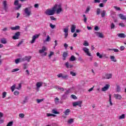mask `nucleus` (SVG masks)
Segmentation results:
<instances>
[{
	"label": "nucleus",
	"mask_w": 126,
	"mask_h": 126,
	"mask_svg": "<svg viewBox=\"0 0 126 126\" xmlns=\"http://www.w3.org/2000/svg\"><path fill=\"white\" fill-rule=\"evenodd\" d=\"M54 7H55V11H56L57 14H60V13L63 11L61 4H55Z\"/></svg>",
	"instance_id": "f257e3e1"
},
{
	"label": "nucleus",
	"mask_w": 126,
	"mask_h": 126,
	"mask_svg": "<svg viewBox=\"0 0 126 126\" xmlns=\"http://www.w3.org/2000/svg\"><path fill=\"white\" fill-rule=\"evenodd\" d=\"M56 12V7L53 6L52 9H47L45 11L46 15H54Z\"/></svg>",
	"instance_id": "f03ea898"
},
{
	"label": "nucleus",
	"mask_w": 126,
	"mask_h": 126,
	"mask_svg": "<svg viewBox=\"0 0 126 126\" xmlns=\"http://www.w3.org/2000/svg\"><path fill=\"white\" fill-rule=\"evenodd\" d=\"M46 51H47V48L45 46H42V49L39 50V53L42 54L41 55V57H45L47 56V52H45Z\"/></svg>",
	"instance_id": "7ed1b4c3"
},
{
	"label": "nucleus",
	"mask_w": 126,
	"mask_h": 126,
	"mask_svg": "<svg viewBox=\"0 0 126 126\" xmlns=\"http://www.w3.org/2000/svg\"><path fill=\"white\" fill-rule=\"evenodd\" d=\"M57 77L58 78H61L62 79H64L65 80L68 79V75H63V74L62 73L58 74Z\"/></svg>",
	"instance_id": "20e7f679"
},
{
	"label": "nucleus",
	"mask_w": 126,
	"mask_h": 126,
	"mask_svg": "<svg viewBox=\"0 0 126 126\" xmlns=\"http://www.w3.org/2000/svg\"><path fill=\"white\" fill-rule=\"evenodd\" d=\"M25 13L26 14L27 16H30L32 14V11L30 7H27L24 10Z\"/></svg>",
	"instance_id": "39448f33"
},
{
	"label": "nucleus",
	"mask_w": 126,
	"mask_h": 126,
	"mask_svg": "<svg viewBox=\"0 0 126 126\" xmlns=\"http://www.w3.org/2000/svg\"><path fill=\"white\" fill-rule=\"evenodd\" d=\"M73 107H76L78 106L80 108H81L82 105V101H77L72 103Z\"/></svg>",
	"instance_id": "423d86ee"
},
{
	"label": "nucleus",
	"mask_w": 126,
	"mask_h": 126,
	"mask_svg": "<svg viewBox=\"0 0 126 126\" xmlns=\"http://www.w3.org/2000/svg\"><path fill=\"white\" fill-rule=\"evenodd\" d=\"M39 37H40V34H35L33 35L32 39V41H31V43L33 44V43H35V41H36V39H38Z\"/></svg>",
	"instance_id": "0eeeda50"
},
{
	"label": "nucleus",
	"mask_w": 126,
	"mask_h": 126,
	"mask_svg": "<svg viewBox=\"0 0 126 126\" xmlns=\"http://www.w3.org/2000/svg\"><path fill=\"white\" fill-rule=\"evenodd\" d=\"M19 36H20V32H16L14 35V36H13L12 39H13V40H17L19 39Z\"/></svg>",
	"instance_id": "6e6552de"
},
{
	"label": "nucleus",
	"mask_w": 126,
	"mask_h": 126,
	"mask_svg": "<svg viewBox=\"0 0 126 126\" xmlns=\"http://www.w3.org/2000/svg\"><path fill=\"white\" fill-rule=\"evenodd\" d=\"M83 51L85 53V54H86V55H87V56H88V57H91L92 55L91 53L89 52V49L84 47L83 48Z\"/></svg>",
	"instance_id": "1a4fd4ad"
},
{
	"label": "nucleus",
	"mask_w": 126,
	"mask_h": 126,
	"mask_svg": "<svg viewBox=\"0 0 126 126\" xmlns=\"http://www.w3.org/2000/svg\"><path fill=\"white\" fill-rule=\"evenodd\" d=\"M3 9L5 11H7V1L6 0H4L3 1Z\"/></svg>",
	"instance_id": "9d476101"
},
{
	"label": "nucleus",
	"mask_w": 126,
	"mask_h": 126,
	"mask_svg": "<svg viewBox=\"0 0 126 126\" xmlns=\"http://www.w3.org/2000/svg\"><path fill=\"white\" fill-rule=\"evenodd\" d=\"M112 77V74H105L104 76H103V79H110Z\"/></svg>",
	"instance_id": "9b49d317"
},
{
	"label": "nucleus",
	"mask_w": 126,
	"mask_h": 126,
	"mask_svg": "<svg viewBox=\"0 0 126 126\" xmlns=\"http://www.w3.org/2000/svg\"><path fill=\"white\" fill-rule=\"evenodd\" d=\"M114 98L116 99V100H122V95L118 94H114Z\"/></svg>",
	"instance_id": "f8f14e48"
},
{
	"label": "nucleus",
	"mask_w": 126,
	"mask_h": 126,
	"mask_svg": "<svg viewBox=\"0 0 126 126\" xmlns=\"http://www.w3.org/2000/svg\"><path fill=\"white\" fill-rule=\"evenodd\" d=\"M94 34H95L96 36L98 37L99 38H104V35H103V33H100L98 32H94Z\"/></svg>",
	"instance_id": "ddd939ff"
},
{
	"label": "nucleus",
	"mask_w": 126,
	"mask_h": 126,
	"mask_svg": "<svg viewBox=\"0 0 126 126\" xmlns=\"http://www.w3.org/2000/svg\"><path fill=\"white\" fill-rule=\"evenodd\" d=\"M43 82H38L36 83V87L37 89H39L40 87L43 86Z\"/></svg>",
	"instance_id": "4468645a"
},
{
	"label": "nucleus",
	"mask_w": 126,
	"mask_h": 126,
	"mask_svg": "<svg viewBox=\"0 0 126 126\" xmlns=\"http://www.w3.org/2000/svg\"><path fill=\"white\" fill-rule=\"evenodd\" d=\"M63 32H65L64 36L65 38H67V36H68V28H65L63 29Z\"/></svg>",
	"instance_id": "2eb2a0df"
},
{
	"label": "nucleus",
	"mask_w": 126,
	"mask_h": 126,
	"mask_svg": "<svg viewBox=\"0 0 126 126\" xmlns=\"http://www.w3.org/2000/svg\"><path fill=\"white\" fill-rule=\"evenodd\" d=\"M110 87V85L106 84L103 88H102V91L105 92L107 91Z\"/></svg>",
	"instance_id": "dca6fc26"
},
{
	"label": "nucleus",
	"mask_w": 126,
	"mask_h": 126,
	"mask_svg": "<svg viewBox=\"0 0 126 126\" xmlns=\"http://www.w3.org/2000/svg\"><path fill=\"white\" fill-rule=\"evenodd\" d=\"M75 29H76V26H75V25H72L71 28V33H74V32H75Z\"/></svg>",
	"instance_id": "f3484780"
},
{
	"label": "nucleus",
	"mask_w": 126,
	"mask_h": 126,
	"mask_svg": "<svg viewBox=\"0 0 126 126\" xmlns=\"http://www.w3.org/2000/svg\"><path fill=\"white\" fill-rule=\"evenodd\" d=\"M30 60H31V56H26L23 59V61H27V62H30Z\"/></svg>",
	"instance_id": "a211bd4d"
},
{
	"label": "nucleus",
	"mask_w": 126,
	"mask_h": 126,
	"mask_svg": "<svg viewBox=\"0 0 126 126\" xmlns=\"http://www.w3.org/2000/svg\"><path fill=\"white\" fill-rule=\"evenodd\" d=\"M2 117H3V113L0 112V124H3V123H4V121L1 119Z\"/></svg>",
	"instance_id": "6ab92c4d"
},
{
	"label": "nucleus",
	"mask_w": 126,
	"mask_h": 126,
	"mask_svg": "<svg viewBox=\"0 0 126 126\" xmlns=\"http://www.w3.org/2000/svg\"><path fill=\"white\" fill-rule=\"evenodd\" d=\"M69 93H70V90H67L65 92V94H63V97L64 98H66V97H67V96H66V95H68Z\"/></svg>",
	"instance_id": "aec40b11"
},
{
	"label": "nucleus",
	"mask_w": 126,
	"mask_h": 126,
	"mask_svg": "<svg viewBox=\"0 0 126 126\" xmlns=\"http://www.w3.org/2000/svg\"><path fill=\"white\" fill-rule=\"evenodd\" d=\"M117 36H118L119 38H126V34H125V33H118V34H117Z\"/></svg>",
	"instance_id": "412c9836"
},
{
	"label": "nucleus",
	"mask_w": 126,
	"mask_h": 126,
	"mask_svg": "<svg viewBox=\"0 0 126 126\" xmlns=\"http://www.w3.org/2000/svg\"><path fill=\"white\" fill-rule=\"evenodd\" d=\"M68 54H67V53L65 52H64L63 53V61H65L66 60V57H67V55Z\"/></svg>",
	"instance_id": "4be33fe9"
},
{
	"label": "nucleus",
	"mask_w": 126,
	"mask_h": 126,
	"mask_svg": "<svg viewBox=\"0 0 126 126\" xmlns=\"http://www.w3.org/2000/svg\"><path fill=\"white\" fill-rule=\"evenodd\" d=\"M119 17L122 20H126V16L123 15V14H119Z\"/></svg>",
	"instance_id": "5701e85b"
},
{
	"label": "nucleus",
	"mask_w": 126,
	"mask_h": 126,
	"mask_svg": "<svg viewBox=\"0 0 126 126\" xmlns=\"http://www.w3.org/2000/svg\"><path fill=\"white\" fill-rule=\"evenodd\" d=\"M10 29L14 31L19 30V29H20V26H16L15 27H11Z\"/></svg>",
	"instance_id": "b1692460"
},
{
	"label": "nucleus",
	"mask_w": 126,
	"mask_h": 126,
	"mask_svg": "<svg viewBox=\"0 0 126 126\" xmlns=\"http://www.w3.org/2000/svg\"><path fill=\"white\" fill-rule=\"evenodd\" d=\"M64 114L65 116H68V115H69V114H70V109H66L64 112Z\"/></svg>",
	"instance_id": "393cba45"
},
{
	"label": "nucleus",
	"mask_w": 126,
	"mask_h": 126,
	"mask_svg": "<svg viewBox=\"0 0 126 126\" xmlns=\"http://www.w3.org/2000/svg\"><path fill=\"white\" fill-rule=\"evenodd\" d=\"M0 43H1V44H6V43H7V41H6V38H1L0 40Z\"/></svg>",
	"instance_id": "a878e982"
},
{
	"label": "nucleus",
	"mask_w": 126,
	"mask_h": 126,
	"mask_svg": "<svg viewBox=\"0 0 126 126\" xmlns=\"http://www.w3.org/2000/svg\"><path fill=\"white\" fill-rule=\"evenodd\" d=\"M101 16L102 18H104L106 16V11L103 10L101 12Z\"/></svg>",
	"instance_id": "bb28decb"
},
{
	"label": "nucleus",
	"mask_w": 126,
	"mask_h": 126,
	"mask_svg": "<svg viewBox=\"0 0 126 126\" xmlns=\"http://www.w3.org/2000/svg\"><path fill=\"white\" fill-rule=\"evenodd\" d=\"M116 92H117V93L121 92V86L119 85L116 86Z\"/></svg>",
	"instance_id": "cd10ccee"
},
{
	"label": "nucleus",
	"mask_w": 126,
	"mask_h": 126,
	"mask_svg": "<svg viewBox=\"0 0 126 126\" xmlns=\"http://www.w3.org/2000/svg\"><path fill=\"white\" fill-rule=\"evenodd\" d=\"M76 58H75V57H74L73 55H72L69 59V61H70V62H74V61H76Z\"/></svg>",
	"instance_id": "c85d7f7f"
},
{
	"label": "nucleus",
	"mask_w": 126,
	"mask_h": 126,
	"mask_svg": "<svg viewBox=\"0 0 126 126\" xmlns=\"http://www.w3.org/2000/svg\"><path fill=\"white\" fill-rule=\"evenodd\" d=\"M27 102H28V96H26L25 97L22 103L24 104L26 103H27Z\"/></svg>",
	"instance_id": "c756f323"
},
{
	"label": "nucleus",
	"mask_w": 126,
	"mask_h": 126,
	"mask_svg": "<svg viewBox=\"0 0 126 126\" xmlns=\"http://www.w3.org/2000/svg\"><path fill=\"white\" fill-rule=\"evenodd\" d=\"M110 59H111L112 62H114V63H116L117 60H116V58H115V56H110Z\"/></svg>",
	"instance_id": "7c9ffc66"
},
{
	"label": "nucleus",
	"mask_w": 126,
	"mask_h": 126,
	"mask_svg": "<svg viewBox=\"0 0 126 126\" xmlns=\"http://www.w3.org/2000/svg\"><path fill=\"white\" fill-rule=\"evenodd\" d=\"M109 103L111 106H113V102H112V94H109Z\"/></svg>",
	"instance_id": "2f4dec72"
},
{
	"label": "nucleus",
	"mask_w": 126,
	"mask_h": 126,
	"mask_svg": "<svg viewBox=\"0 0 126 126\" xmlns=\"http://www.w3.org/2000/svg\"><path fill=\"white\" fill-rule=\"evenodd\" d=\"M50 40L51 37H50V35H48L47 38L45 39V42H50Z\"/></svg>",
	"instance_id": "473e14b6"
},
{
	"label": "nucleus",
	"mask_w": 126,
	"mask_h": 126,
	"mask_svg": "<svg viewBox=\"0 0 126 126\" xmlns=\"http://www.w3.org/2000/svg\"><path fill=\"white\" fill-rule=\"evenodd\" d=\"M52 112L53 114H55L56 115H58V114H60V113H59V112L57 111V110H56V109H52Z\"/></svg>",
	"instance_id": "72a5a7b5"
},
{
	"label": "nucleus",
	"mask_w": 126,
	"mask_h": 126,
	"mask_svg": "<svg viewBox=\"0 0 126 126\" xmlns=\"http://www.w3.org/2000/svg\"><path fill=\"white\" fill-rule=\"evenodd\" d=\"M126 118V115L122 114L121 116H119V119L122 120V119H125Z\"/></svg>",
	"instance_id": "f704fd0d"
},
{
	"label": "nucleus",
	"mask_w": 126,
	"mask_h": 126,
	"mask_svg": "<svg viewBox=\"0 0 126 126\" xmlns=\"http://www.w3.org/2000/svg\"><path fill=\"white\" fill-rule=\"evenodd\" d=\"M116 26L115 25V24L114 23H112L110 25V28L111 29H115V27Z\"/></svg>",
	"instance_id": "c9c22d12"
},
{
	"label": "nucleus",
	"mask_w": 126,
	"mask_h": 126,
	"mask_svg": "<svg viewBox=\"0 0 126 126\" xmlns=\"http://www.w3.org/2000/svg\"><path fill=\"white\" fill-rule=\"evenodd\" d=\"M89 11H90V6H88L85 12V13L87 14L88 12H89Z\"/></svg>",
	"instance_id": "e433bc0d"
},
{
	"label": "nucleus",
	"mask_w": 126,
	"mask_h": 126,
	"mask_svg": "<svg viewBox=\"0 0 126 126\" xmlns=\"http://www.w3.org/2000/svg\"><path fill=\"white\" fill-rule=\"evenodd\" d=\"M96 56H97V57H98L99 58V59H102V58H103V55L100 54V53H99V52L96 53Z\"/></svg>",
	"instance_id": "4c0bfd02"
},
{
	"label": "nucleus",
	"mask_w": 126,
	"mask_h": 126,
	"mask_svg": "<svg viewBox=\"0 0 126 126\" xmlns=\"http://www.w3.org/2000/svg\"><path fill=\"white\" fill-rule=\"evenodd\" d=\"M83 16L84 17V21L85 23H86V22H87V18H86V15L83 14Z\"/></svg>",
	"instance_id": "58836bf2"
},
{
	"label": "nucleus",
	"mask_w": 126,
	"mask_h": 126,
	"mask_svg": "<svg viewBox=\"0 0 126 126\" xmlns=\"http://www.w3.org/2000/svg\"><path fill=\"white\" fill-rule=\"evenodd\" d=\"M100 13H101V9L100 8H97L96 10L97 15H100Z\"/></svg>",
	"instance_id": "ea45409f"
},
{
	"label": "nucleus",
	"mask_w": 126,
	"mask_h": 126,
	"mask_svg": "<svg viewBox=\"0 0 126 126\" xmlns=\"http://www.w3.org/2000/svg\"><path fill=\"white\" fill-rule=\"evenodd\" d=\"M70 74H71V75H72V76H76V73L72 71H71L70 72Z\"/></svg>",
	"instance_id": "a19ab883"
},
{
	"label": "nucleus",
	"mask_w": 126,
	"mask_h": 126,
	"mask_svg": "<svg viewBox=\"0 0 126 126\" xmlns=\"http://www.w3.org/2000/svg\"><path fill=\"white\" fill-rule=\"evenodd\" d=\"M68 124L71 125V124H72V123H73V119H70L69 120H68L67 122Z\"/></svg>",
	"instance_id": "79ce46f5"
},
{
	"label": "nucleus",
	"mask_w": 126,
	"mask_h": 126,
	"mask_svg": "<svg viewBox=\"0 0 126 126\" xmlns=\"http://www.w3.org/2000/svg\"><path fill=\"white\" fill-rule=\"evenodd\" d=\"M5 97H6V92H4L2 93V98H3H3H5Z\"/></svg>",
	"instance_id": "37998d69"
},
{
	"label": "nucleus",
	"mask_w": 126,
	"mask_h": 126,
	"mask_svg": "<svg viewBox=\"0 0 126 126\" xmlns=\"http://www.w3.org/2000/svg\"><path fill=\"white\" fill-rule=\"evenodd\" d=\"M84 46L85 47H87L89 46V43H88V42L87 41H85L84 43L83 44Z\"/></svg>",
	"instance_id": "c03bdc74"
},
{
	"label": "nucleus",
	"mask_w": 126,
	"mask_h": 126,
	"mask_svg": "<svg viewBox=\"0 0 126 126\" xmlns=\"http://www.w3.org/2000/svg\"><path fill=\"white\" fill-rule=\"evenodd\" d=\"M13 125V122L11 121L7 124L6 126H12Z\"/></svg>",
	"instance_id": "a18cd8bd"
},
{
	"label": "nucleus",
	"mask_w": 126,
	"mask_h": 126,
	"mask_svg": "<svg viewBox=\"0 0 126 126\" xmlns=\"http://www.w3.org/2000/svg\"><path fill=\"white\" fill-rule=\"evenodd\" d=\"M114 8H115V9H116V10L121 11V8H120V7L114 6Z\"/></svg>",
	"instance_id": "49530a36"
},
{
	"label": "nucleus",
	"mask_w": 126,
	"mask_h": 126,
	"mask_svg": "<svg viewBox=\"0 0 126 126\" xmlns=\"http://www.w3.org/2000/svg\"><path fill=\"white\" fill-rule=\"evenodd\" d=\"M14 89H15V85H13L11 87V90L12 91V92H13V91H14Z\"/></svg>",
	"instance_id": "de8ad7c7"
},
{
	"label": "nucleus",
	"mask_w": 126,
	"mask_h": 126,
	"mask_svg": "<svg viewBox=\"0 0 126 126\" xmlns=\"http://www.w3.org/2000/svg\"><path fill=\"white\" fill-rule=\"evenodd\" d=\"M23 67H24V69H26V68H27V67H28V65L27 64V63L24 64Z\"/></svg>",
	"instance_id": "09e8293b"
},
{
	"label": "nucleus",
	"mask_w": 126,
	"mask_h": 126,
	"mask_svg": "<svg viewBox=\"0 0 126 126\" xmlns=\"http://www.w3.org/2000/svg\"><path fill=\"white\" fill-rule=\"evenodd\" d=\"M14 95H15L16 96H18V95H19V92L17 91H15L14 92Z\"/></svg>",
	"instance_id": "8fccbe9b"
},
{
	"label": "nucleus",
	"mask_w": 126,
	"mask_h": 126,
	"mask_svg": "<svg viewBox=\"0 0 126 126\" xmlns=\"http://www.w3.org/2000/svg\"><path fill=\"white\" fill-rule=\"evenodd\" d=\"M20 61V59H17L15 60V63H16V64H17L19 63Z\"/></svg>",
	"instance_id": "3c124183"
},
{
	"label": "nucleus",
	"mask_w": 126,
	"mask_h": 126,
	"mask_svg": "<svg viewBox=\"0 0 126 126\" xmlns=\"http://www.w3.org/2000/svg\"><path fill=\"white\" fill-rule=\"evenodd\" d=\"M18 3H19L18 0H15L14 2V5H18Z\"/></svg>",
	"instance_id": "603ef678"
},
{
	"label": "nucleus",
	"mask_w": 126,
	"mask_h": 126,
	"mask_svg": "<svg viewBox=\"0 0 126 126\" xmlns=\"http://www.w3.org/2000/svg\"><path fill=\"white\" fill-rule=\"evenodd\" d=\"M21 84H19L18 87H16V89H18V90H20V89H21Z\"/></svg>",
	"instance_id": "864d4df0"
},
{
	"label": "nucleus",
	"mask_w": 126,
	"mask_h": 126,
	"mask_svg": "<svg viewBox=\"0 0 126 126\" xmlns=\"http://www.w3.org/2000/svg\"><path fill=\"white\" fill-rule=\"evenodd\" d=\"M53 55H54V52H51L50 54L48 56L49 59H51V58H52V56H53Z\"/></svg>",
	"instance_id": "5fc2aeb1"
},
{
	"label": "nucleus",
	"mask_w": 126,
	"mask_h": 126,
	"mask_svg": "<svg viewBox=\"0 0 126 126\" xmlns=\"http://www.w3.org/2000/svg\"><path fill=\"white\" fill-rule=\"evenodd\" d=\"M69 63H68V62H66L65 63V66H66V67L67 68H68V67H67V66H69Z\"/></svg>",
	"instance_id": "6e6d98bb"
},
{
	"label": "nucleus",
	"mask_w": 126,
	"mask_h": 126,
	"mask_svg": "<svg viewBox=\"0 0 126 126\" xmlns=\"http://www.w3.org/2000/svg\"><path fill=\"white\" fill-rule=\"evenodd\" d=\"M19 117H20V118H21V119H23V118H24V114L22 113H20L19 115Z\"/></svg>",
	"instance_id": "4d7b16f0"
},
{
	"label": "nucleus",
	"mask_w": 126,
	"mask_h": 126,
	"mask_svg": "<svg viewBox=\"0 0 126 126\" xmlns=\"http://www.w3.org/2000/svg\"><path fill=\"white\" fill-rule=\"evenodd\" d=\"M59 99L58 97H56L55 98V103L56 104H58V103H59Z\"/></svg>",
	"instance_id": "13d9d810"
},
{
	"label": "nucleus",
	"mask_w": 126,
	"mask_h": 126,
	"mask_svg": "<svg viewBox=\"0 0 126 126\" xmlns=\"http://www.w3.org/2000/svg\"><path fill=\"white\" fill-rule=\"evenodd\" d=\"M71 98H72V99H74V100H76V99H77V97L74 94H72L71 95Z\"/></svg>",
	"instance_id": "bf43d9fd"
},
{
	"label": "nucleus",
	"mask_w": 126,
	"mask_h": 126,
	"mask_svg": "<svg viewBox=\"0 0 126 126\" xmlns=\"http://www.w3.org/2000/svg\"><path fill=\"white\" fill-rule=\"evenodd\" d=\"M50 26L52 29H54L56 27V25L51 24Z\"/></svg>",
	"instance_id": "052dcab7"
},
{
	"label": "nucleus",
	"mask_w": 126,
	"mask_h": 126,
	"mask_svg": "<svg viewBox=\"0 0 126 126\" xmlns=\"http://www.w3.org/2000/svg\"><path fill=\"white\" fill-rule=\"evenodd\" d=\"M18 70H19V68H15V69H13L12 70L11 72H15L16 71H18Z\"/></svg>",
	"instance_id": "680f3d73"
},
{
	"label": "nucleus",
	"mask_w": 126,
	"mask_h": 126,
	"mask_svg": "<svg viewBox=\"0 0 126 126\" xmlns=\"http://www.w3.org/2000/svg\"><path fill=\"white\" fill-rule=\"evenodd\" d=\"M119 25L121 27H125V24H124V23H119Z\"/></svg>",
	"instance_id": "e2e57ef3"
},
{
	"label": "nucleus",
	"mask_w": 126,
	"mask_h": 126,
	"mask_svg": "<svg viewBox=\"0 0 126 126\" xmlns=\"http://www.w3.org/2000/svg\"><path fill=\"white\" fill-rule=\"evenodd\" d=\"M21 7V4H20L18 5L17 7H16L15 8L16 9H17V10H18V9H19V8H20Z\"/></svg>",
	"instance_id": "0e129e2a"
},
{
	"label": "nucleus",
	"mask_w": 126,
	"mask_h": 126,
	"mask_svg": "<svg viewBox=\"0 0 126 126\" xmlns=\"http://www.w3.org/2000/svg\"><path fill=\"white\" fill-rule=\"evenodd\" d=\"M50 19H51V20H54L55 21H56V20H57V18H54V16H51Z\"/></svg>",
	"instance_id": "69168bd1"
},
{
	"label": "nucleus",
	"mask_w": 126,
	"mask_h": 126,
	"mask_svg": "<svg viewBox=\"0 0 126 126\" xmlns=\"http://www.w3.org/2000/svg\"><path fill=\"white\" fill-rule=\"evenodd\" d=\"M100 29H99V27H98V26H95V27H94V30L95 31H98V30H99Z\"/></svg>",
	"instance_id": "338daca9"
},
{
	"label": "nucleus",
	"mask_w": 126,
	"mask_h": 126,
	"mask_svg": "<svg viewBox=\"0 0 126 126\" xmlns=\"http://www.w3.org/2000/svg\"><path fill=\"white\" fill-rule=\"evenodd\" d=\"M43 99H37V103H41V102H42Z\"/></svg>",
	"instance_id": "774afa93"
}]
</instances>
